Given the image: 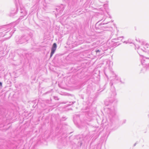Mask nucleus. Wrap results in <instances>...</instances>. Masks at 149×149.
Masks as SVG:
<instances>
[{"instance_id":"nucleus-2","label":"nucleus","mask_w":149,"mask_h":149,"mask_svg":"<svg viewBox=\"0 0 149 149\" xmlns=\"http://www.w3.org/2000/svg\"><path fill=\"white\" fill-rule=\"evenodd\" d=\"M11 25L10 24H8L6 25L3 26H0V30L1 31H8L6 32H8L11 28Z\"/></svg>"},{"instance_id":"nucleus-3","label":"nucleus","mask_w":149,"mask_h":149,"mask_svg":"<svg viewBox=\"0 0 149 149\" xmlns=\"http://www.w3.org/2000/svg\"><path fill=\"white\" fill-rule=\"evenodd\" d=\"M57 45L56 43H54L51 49V52L50 55V57L53 55V54L55 51Z\"/></svg>"},{"instance_id":"nucleus-1","label":"nucleus","mask_w":149,"mask_h":149,"mask_svg":"<svg viewBox=\"0 0 149 149\" xmlns=\"http://www.w3.org/2000/svg\"><path fill=\"white\" fill-rule=\"evenodd\" d=\"M28 36L27 35H23L18 39H16L15 42L17 44H22L27 43Z\"/></svg>"},{"instance_id":"nucleus-5","label":"nucleus","mask_w":149,"mask_h":149,"mask_svg":"<svg viewBox=\"0 0 149 149\" xmlns=\"http://www.w3.org/2000/svg\"><path fill=\"white\" fill-rule=\"evenodd\" d=\"M100 52V50H97L96 51V52Z\"/></svg>"},{"instance_id":"nucleus-4","label":"nucleus","mask_w":149,"mask_h":149,"mask_svg":"<svg viewBox=\"0 0 149 149\" xmlns=\"http://www.w3.org/2000/svg\"><path fill=\"white\" fill-rule=\"evenodd\" d=\"M2 83L0 82V86H2Z\"/></svg>"}]
</instances>
